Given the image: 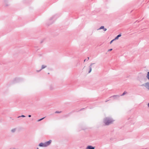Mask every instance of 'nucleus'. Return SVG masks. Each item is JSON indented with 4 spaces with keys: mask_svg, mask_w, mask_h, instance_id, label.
I'll return each mask as SVG.
<instances>
[{
    "mask_svg": "<svg viewBox=\"0 0 149 149\" xmlns=\"http://www.w3.org/2000/svg\"><path fill=\"white\" fill-rule=\"evenodd\" d=\"M86 61V60L85 59V60H84V61Z\"/></svg>",
    "mask_w": 149,
    "mask_h": 149,
    "instance_id": "nucleus-21",
    "label": "nucleus"
},
{
    "mask_svg": "<svg viewBox=\"0 0 149 149\" xmlns=\"http://www.w3.org/2000/svg\"><path fill=\"white\" fill-rule=\"evenodd\" d=\"M88 60L89 59V58L88 57Z\"/></svg>",
    "mask_w": 149,
    "mask_h": 149,
    "instance_id": "nucleus-20",
    "label": "nucleus"
},
{
    "mask_svg": "<svg viewBox=\"0 0 149 149\" xmlns=\"http://www.w3.org/2000/svg\"><path fill=\"white\" fill-rule=\"evenodd\" d=\"M45 118V117H44V118H41V119H39V120H38V121H41V120H43L44 118Z\"/></svg>",
    "mask_w": 149,
    "mask_h": 149,
    "instance_id": "nucleus-10",
    "label": "nucleus"
},
{
    "mask_svg": "<svg viewBox=\"0 0 149 149\" xmlns=\"http://www.w3.org/2000/svg\"><path fill=\"white\" fill-rule=\"evenodd\" d=\"M46 65H42V68H41V69H44V68H45L46 67Z\"/></svg>",
    "mask_w": 149,
    "mask_h": 149,
    "instance_id": "nucleus-7",
    "label": "nucleus"
},
{
    "mask_svg": "<svg viewBox=\"0 0 149 149\" xmlns=\"http://www.w3.org/2000/svg\"><path fill=\"white\" fill-rule=\"evenodd\" d=\"M52 142V140H50L49 141L46 142L44 143H41L39 144V146L42 147H46L50 145Z\"/></svg>",
    "mask_w": 149,
    "mask_h": 149,
    "instance_id": "nucleus-1",
    "label": "nucleus"
},
{
    "mask_svg": "<svg viewBox=\"0 0 149 149\" xmlns=\"http://www.w3.org/2000/svg\"><path fill=\"white\" fill-rule=\"evenodd\" d=\"M114 40H115V39H113V40H112L110 42V44H111V43L112 42H113Z\"/></svg>",
    "mask_w": 149,
    "mask_h": 149,
    "instance_id": "nucleus-14",
    "label": "nucleus"
},
{
    "mask_svg": "<svg viewBox=\"0 0 149 149\" xmlns=\"http://www.w3.org/2000/svg\"><path fill=\"white\" fill-rule=\"evenodd\" d=\"M147 77L148 79L149 80V72H148L147 75Z\"/></svg>",
    "mask_w": 149,
    "mask_h": 149,
    "instance_id": "nucleus-8",
    "label": "nucleus"
},
{
    "mask_svg": "<svg viewBox=\"0 0 149 149\" xmlns=\"http://www.w3.org/2000/svg\"><path fill=\"white\" fill-rule=\"evenodd\" d=\"M87 148L88 149H94L95 148L93 146H88Z\"/></svg>",
    "mask_w": 149,
    "mask_h": 149,
    "instance_id": "nucleus-4",
    "label": "nucleus"
},
{
    "mask_svg": "<svg viewBox=\"0 0 149 149\" xmlns=\"http://www.w3.org/2000/svg\"><path fill=\"white\" fill-rule=\"evenodd\" d=\"M15 131V129H12V130H11V131L13 132H14Z\"/></svg>",
    "mask_w": 149,
    "mask_h": 149,
    "instance_id": "nucleus-9",
    "label": "nucleus"
},
{
    "mask_svg": "<svg viewBox=\"0 0 149 149\" xmlns=\"http://www.w3.org/2000/svg\"><path fill=\"white\" fill-rule=\"evenodd\" d=\"M29 117H31V115H29Z\"/></svg>",
    "mask_w": 149,
    "mask_h": 149,
    "instance_id": "nucleus-18",
    "label": "nucleus"
},
{
    "mask_svg": "<svg viewBox=\"0 0 149 149\" xmlns=\"http://www.w3.org/2000/svg\"><path fill=\"white\" fill-rule=\"evenodd\" d=\"M112 121L111 120H106L105 121V123L106 125H108L111 123Z\"/></svg>",
    "mask_w": 149,
    "mask_h": 149,
    "instance_id": "nucleus-2",
    "label": "nucleus"
},
{
    "mask_svg": "<svg viewBox=\"0 0 149 149\" xmlns=\"http://www.w3.org/2000/svg\"><path fill=\"white\" fill-rule=\"evenodd\" d=\"M127 93V92L125 91L122 95H124L125 94H126Z\"/></svg>",
    "mask_w": 149,
    "mask_h": 149,
    "instance_id": "nucleus-12",
    "label": "nucleus"
},
{
    "mask_svg": "<svg viewBox=\"0 0 149 149\" xmlns=\"http://www.w3.org/2000/svg\"><path fill=\"white\" fill-rule=\"evenodd\" d=\"M104 28V26H101L100 28V29H103Z\"/></svg>",
    "mask_w": 149,
    "mask_h": 149,
    "instance_id": "nucleus-11",
    "label": "nucleus"
},
{
    "mask_svg": "<svg viewBox=\"0 0 149 149\" xmlns=\"http://www.w3.org/2000/svg\"><path fill=\"white\" fill-rule=\"evenodd\" d=\"M21 117H25V116L24 115H22L21 116Z\"/></svg>",
    "mask_w": 149,
    "mask_h": 149,
    "instance_id": "nucleus-17",
    "label": "nucleus"
},
{
    "mask_svg": "<svg viewBox=\"0 0 149 149\" xmlns=\"http://www.w3.org/2000/svg\"><path fill=\"white\" fill-rule=\"evenodd\" d=\"M89 70H88V72L89 73L91 71V70H92V68H91V67H90L89 68Z\"/></svg>",
    "mask_w": 149,
    "mask_h": 149,
    "instance_id": "nucleus-6",
    "label": "nucleus"
},
{
    "mask_svg": "<svg viewBox=\"0 0 149 149\" xmlns=\"http://www.w3.org/2000/svg\"><path fill=\"white\" fill-rule=\"evenodd\" d=\"M148 107H149V103L148 104Z\"/></svg>",
    "mask_w": 149,
    "mask_h": 149,
    "instance_id": "nucleus-19",
    "label": "nucleus"
},
{
    "mask_svg": "<svg viewBox=\"0 0 149 149\" xmlns=\"http://www.w3.org/2000/svg\"><path fill=\"white\" fill-rule=\"evenodd\" d=\"M104 30L105 31H106L107 30V29H105V28H104Z\"/></svg>",
    "mask_w": 149,
    "mask_h": 149,
    "instance_id": "nucleus-16",
    "label": "nucleus"
},
{
    "mask_svg": "<svg viewBox=\"0 0 149 149\" xmlns=\"http://www.w3.org/2000/svg\"><path fill=\"white\" fill-rule=\"evenodd\" d=\"M112 50V49H109L108 51H111Z\"/></svg>",
    "mask_w": 149,
    "mask_h": 149,
    "instance_id": "nucleus-15",
    "label": "nucleus"
},
{
    "mask_svg": "<svg viewBox=\"0 0 149 149\" xmlns=\"http://www.w3.org/2000/svg\"><path fill=\"white\" fill-rule=\"evenodd\" d=\"M121 36V34H120L118 35L114 39H115V40H118V39L119 37H120Z\"/></svg>",
    "mask_w": 149,
    "mask_h": 149,
    "instance_id": "nucleus-5",
    "label": "nucleus"
},
{
    "mask_svg": "<svg viewBox=\"0 0 149 149\" xmlns=\"http://www.w3.org/2000/svg\"><path fill=\"white\" fill-rule=\"evenodd\" d=\"M61 112V111L59 112V111H56L55 112V113H60Z\"/></svg>",
    "mask_w": 149,
    "mask_h": 149,
    "instance_id": "nucleus-13",
    "label": "nucleus"
},
{
    "mask_svg": "<svg viewBox=\"0 0 149 149\" xmlns=\"http://www.w3.org/2000/svg\"><path fill=\"white\" fill-rule=\"evenodd\" d=\"M145 86L146 87V88H147L149 90V83L147 82L145 84Z\"/></svg>",
    "mask_w": 149,
    "mask_h": 149,
    "instance_id": "nucleus-3",
    "label": "nucleus"
}]
</instances>
